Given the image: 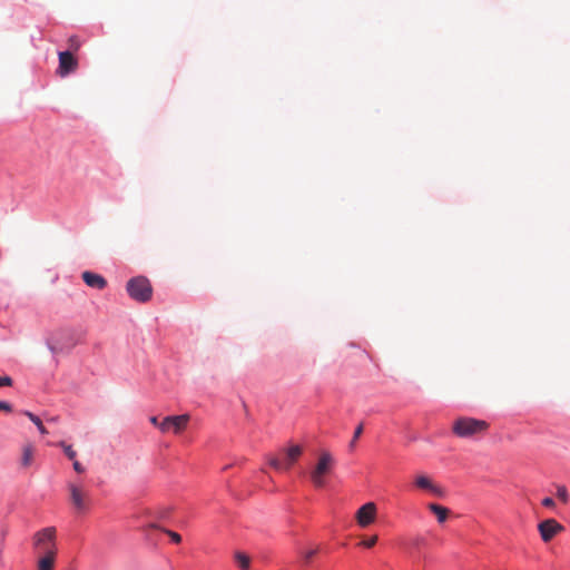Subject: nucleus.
Masks as SVG:
<instances>
[{"mask_svg":"<svg viewBox=\"0 0 570 570\" xmlns=\"http://www.w3.org/2000/svg\"><path fill=\"white\" fill-rule=\"evenodd\" d=\"M165 532L169 535V538L175 542V543H180L181 542V537L180 534H178L177 532H174L171 530H165Z\"/></svg>","mask_w":570,"mask_h":570,"instance_id":"nucleus-26","label":"nucleus"},{"mask_svg":"<svg viewBox=\"0 0 570 570\" xmlns=\"http://www.w3.org/2000/svg\"><path fill=\"white\" fill-rule=\"evenodd\" d=\"M58 445L63 450L66 456L69 460H75L77 456V452L73 450V448L70 444H67L66 442L61 441L58 443Z\"/></svg>","mask_w":570,"mask_h":570,"instance_id":"nucleus-19","label":"nucleus"},{"mask_svg":"<svg viewBox=\"0 0 570 570\" xmlns=\"http://www.w3.org/2000/svg\"><path fill=\"white\" fill-rule=\"evenodd\" d=\"M57 554L38 556L37 570H53Z\"/></svg>","mask_w":570,"mask_h":570,"instance_id":"nucleus-15","label":"nucleus"},{"mask_svg":"<svg viewBox=\"0 0 570 570\" xmlns=\"http://www.w3.org/2000/svg\"><path fill=\"white\" fill-rule=\"evenodd\" d=\"M68 46H69V51H78L81 43H80V40L78 39V37L76 36H71L69 39H68Z\"/></svg>","mask_w":570,"mask_h":570,"instance_id":"nucleus-23","label":"nucleus"},{"mask_svg":"<svg viewBox=\"0 0 570 570\" xmlns=\"http://www.w3.org/2000/svg\"><path fill=\"white\" fill-rule=\"evenodd\" d=\"M363 433V423L358 424L354 431L353 438L350 442V449L353 450L356 445L357 440Z\"/></svg>","mask_w":570,"mask_h":570,"instance_id":"nucleus-20","label":"nucleus"},{"mask_svg":"<svg viewBox=\"0 0 570 570\" xmlns=\"http://www.w3.org/2000/svg\"><path fill=\"white\" fill-rule=\"evenodd\" d=\"M32 549L36 556L57 554V530L55 527L43 528L32 535Z\"/></svg>","mask_w":570,"mask_h":570,"instance_id":"nucleus-2","label":"nucleus"},{"mask_svg":"<svg viewBox=\"0 0 570 570\" xmlns=\"http://www.w3.org/2000/svg\"><path fill=\"white\" fill-rule=\"evenodd\" d=\"M376 518V505L374 502H367L363 504L355 514L357 524L362 528H366L375 521Z\"/></svg>","mask_w":570,"mask_h":570,"instance_id":"nucleus-9","label":"nucleus"},{"mask_svg":"<svg viewBox=\"0 0 570 570\" xmlns=\"http://www.w3.org/2000/svg\"><path fill=\"white\" fill-rule=\"evenodd\" d=\"M12 379L8 375L0 376V387L2 386H11Z\"/></svg>","mask_w":570,"mask_h":570,"instance_id":"nucleus-27","label":"nucleus"},{"mask_svg":"<svg viewBox=\"0 0 570 570\" xmlns=\"http://www.w3.org/2000/svg\"><path fill=\"white\" fill-rule=\"evenodd\" d=\"M70 502L77 512H85L89 505V493L81 484L68 483Z\"/></svg>","mask_w":570,"mask_h":570,"instance_id":"nucleus-6","label":"nucleus"},{"mask_svg":"<svg viewBox=\"0 0 570 570\" xmlns=\"http://www.w3.org/2000/svg\"><path fill=\"white\" fill-rule=\"evenodd\" d=\"M490 424L484 420L471 416H460L452 423V432L461 439H473L484 435Z\"/></svg>","mask_w":570,"mask_h":570,"instance_id":"nucleus-1","label":"nucleus"},{"mask_svg":"<svg viewBox=\"0 0 570 570\" xmlns=\"http://www.w3.org/2000/svg\"><path fill=\"white\" fill-rule=\"evenodd\" d=\"M557 497L563 503H567L569 501L568 490H567V488L564 485H558L557 487Z\"/></svg>","mask_w":570,"mask_h":570,"instance_id":"nucleus-21","label":"nucleus"},{"mask_svg":"<svg viewBox=\"0 0 570 570\" xmlns=\"http://www.w3.org/2000/svg\"><path fill=\"white\" fill-rule=\"evenodd\" d=\"M24 415H26V416H27L31 422H33V423L37 425V428H38V430H39V432H40L41 434H47V433H48L47 429H46V428H45V425L42 424V421L40 420V417H39V416L35 415L33 413H31V412H29V411H26V412H24Z\"/></svg>","mask_w":570,"mask_h":570,"instance_id":"nucleus-18","label":"nucleus"},{"mask_svg":"<svg viewBox=\"0 0 570 570\" xmlns=\"http://www.w3.org/2000/svg\"><path fill=\"white\" fill-rule=\"evenodd\" d=\"M59 66L57 72L61 77H66L69 73L73 72L78 67V61L73 57L71 51H60L58 53Z\"/></svg>","mask_w":570,"mask_h":570,"instance_id":"nucleus-10","label":"nucleus"},{"mask_svg":"<svg viewBox=\"0 0 570 570\" xmlns=\"http://www.w3.org/2000/svg\"><path fill=\"white\" fill-rule=\"evenodd\" d=\"M81 277L89 287L104 289L107 286V281L99 274L86 271L82 273Z\"/></svg>","mask_w":570,"mask_h":570,"instance_id":"nucleus-12","label":"nucleus"},{"mask_svg":"<svg viewBox=\"0 0 570 570\" xmlns=\"http://www.w3.org/2000/svg\"><path fill=\"white\" fill-rule=\"evenodd\" d=\"M539 533L541 535V539L544 542H549L553 539L558 533H561L564 528L562 524H560L554 519H547L539 523L538 525Z\"/></svg>","mask_w":570,"mask_h":570,"instance_id":"nucleus-8","label":"nucleus"},{"mask_svg":"<svg viewBox=\"0 0 570 570\" xmlns=\"http://www.w3.org/2000/svg\"><path fill=\"white\" fill-rule=\"evenodd\" d=\"M190 416L188 414L166 416L159 423V430L163 433L173 432L180 434L188 425Z\"/></svg>","mask_w":570,"mask_h":570,"instance_id":"nucleus-7","label":"nucleus"},{"mask_svg":"<svg viewBox=\"0 0 570 570\" xmlns=\"http://www.w3.org/2000/svg\"><path fill=\"white\" fill-rule=\"evenodd\" d=\"M425 544V539L422 537H416L412 540V546L414 548H420L421 546Z\"/></svg>","mask_w":570,"mask_h":570,"instance_id":"nucleus-28","label":"nucleus"},{"mask_svg":"<svg viewBox=\"0 0 570 570\" xmlns=\"http://www.w3.org/2000/svg\"><path fill=\"white\" fill-rule=\"evenodd\" d=\"M334 468V458L327 451H324L320 454L316 465L312 469L309 473L311 481L313 485L317 489L325 487L326 484V475L332 472Z\"/></svg>","mask_w":570,"mask_h":570,"instance_id":"nucleus-3","label":"nucleus"},{"mask_svg":"<svg viewBox=\"0 0 570 570\" xmlns=\"http://www.w3.org/2000/svg\"><path fill=\"white\" fill-rule=\"evenodd\" d=\"M77 344L75 334L69 330H59L55 332L47 341L49 350L57 354L70 351Z\"/></svg>","mask_w":570,"mask_h":570,"instance_id":"nucleus-5","label":"nucleus"},{"mask_svg":"<svg viewBox=\"0 0 570 570\" xmlns=\"http://www.w3.org/2000/svg\"><path fill=\"white\" fill-rule=\"evenodd\" d=\"M428 508L432 513L435 514L440 523H443L449 517L450 510L445 507H442L436 503H430Z\"/></svg>","mask_w":570,"mask_h":570,"instance_id":"nucleus-16","label":"nucleus"},{"mask_svg":"<svg viewBox=\"0 0 570 570\" xmlns=\"http://www.w3.org/2000/svg\"><path fill=\"white\" fill-rule=\"evenodd\" d=\"M316 553H317L316 549H311V550L302 552V559H303L304 563H306V564L309 563V561Z\"/></svg>","mask_w":570,"mask_h":570,"instance_id":"nucleus-24","label":"nucleus"},{"mask_svg":"<svg viewBox=\"0 0 570 570\" xmlns=\"http://www.w3.org/2000/svg\"><path fill=\"white\" fill-rule=\"evenodd\" d=\"M415 485L422 490H428L435 497L443 498L445 495V490L442 487L433 483V481L424 474L417 475L415 478Z\"/></svg>","mask_w":570,"mask_h":570,"instance_id":"nucleus-11","label":"nucleus"},{"mask_svg":"<svg viewBox=\"0 0 570 570\" xmlns=\"http://www.w3.org/2000/svg\"><path fill=\"white\" fill-rule=\"evenodd\" d=\"M376 542H377V535H372L371 538L360 542V546H363L365 548H372L376 544Z\"/></svg>","mask_w":570,"mask_h":570,"instance_id":"nucleus-25","label":"nucleus"},{"mask_svg":"<svg viewBox=\"0 0 570 570\" xmlns=\"http://www.w3.org/2000/svg\"><path fill=\"white\" fill-rule=\"evenodd\" d=\"M542 505L546 507V508H554L556 505V502L552 498H544L542 500Z\"/></svg>","mask_w":570,"mask_h":570,"instance_id":"nucleus-29","label":"nucleus"},{"mask_svg":"<svg viewBox=\"0 0 570 570\" xmlns=\"http://www.w3.org/2000/svg\"><path fill=\"white\" fill-rule=\"evenodd\" d=\"M72 461H73V463H72L73 470L77 473H82L85 471V468L81 465V463L79 461H77L76 459Z\"/></svg>","mask_w":570,"mask_h":570,"instance_id":"nucleus-30","label":"nucleus"},{"mask_svg":"<svg viewBox=\"0 0 570 570\" xmlns=\"http://www.w3.org/2000/svg\"><path fill=\"white\" fill-rule=\"evenodd\" d=\"M36 453V448L32 443H26L22 446V453L20 459V464L22 468H29L33 462V456Z\"/></svg>","mask_w":570,"mask_h":570,"instance_id":"nucleus-14","label":"nucleus"},{"mask_svg":"<svg viewBox=\"0 0 570 570\" xmlns=\"http://www.w3.org/2000/svg\"><path fill=\"white\" fill-rule=\"evenodd\" d=\"M303 453V448L301 445H292L285 451V470H289L292 465L298 460V458Z\"/></svg>","mask_w":570,"mask_h":570,"instance_id":"nucleus-13","label":"nucleus"},{"mask_svg":"<svg viewBox=\"0 0 570 570\" xmlns=\"http://www.w3.org/2000/svg\"><path fill=\"white\" fill-rule=\"evenodd\" d=\"M149 421H150V423H151L153 425H155V426H157V428L159 429V423H160V422L158 421L157 416H151V417L149 419Z\"/></svg>","mask_w":570,"mask_h":570,"instance_id":"nucleus-32","label":"nucleus"},{"mask_svg":"<svg viewBox=\"0 0 570 570\" xmlns=\"http://www.w3.org/2000/svg\"><path fill=\"white\" fill-rule=\"evenodd\" d=\"M12 407L8 402L0 401V411L11 412Z\"/></svg>","mask_w":570,"mask_h":570,"instance_id":"nucleus-31","label":"nucleus"},{"mask_svg":"<svg viewBox=\"0 0 570 570\" xmlns=\"http://www.w3.org/2000/svg\"><path fill=\"white\" fill-rule=\"evenodd\" d=\"M128 295L140 303H146L151 298L153 287L149 279L145 276H136L127 282Z\"/></svg>","mask_w":570,"mask_h":570,"instance_id":"nucleus-4","label":"nucleus"},{"mask_svg":"<svg viewBox=\"0 0 570 570\" xmlns=\"http://www.w3.org/2000/svg\"><path fill=\"white\" fill-rule=\"evenodd\" d=\"M235 560L240 569L249 570L250 559L247 554L243 552H237L235 554Z\"/></svg>","mask_w":570,"mask_h":570,"instance_id":"nucleus-17","label":"nucleus"},{"mask_svg":"<svg viewBox=\"0 0 570 570\" xmlns=\"http://www.w3.org/2000/svg\"><path fill=\"white\" fill-rule=\"evenodd\" d=\"M268 463L272 468H274L276 470H285L284 461L276 456H271L268 460Z\"/></svg>","mask_w":570,"mask_h":570,"instance_id":"nucleus-22","label":"nucleus"}]
</instances>
